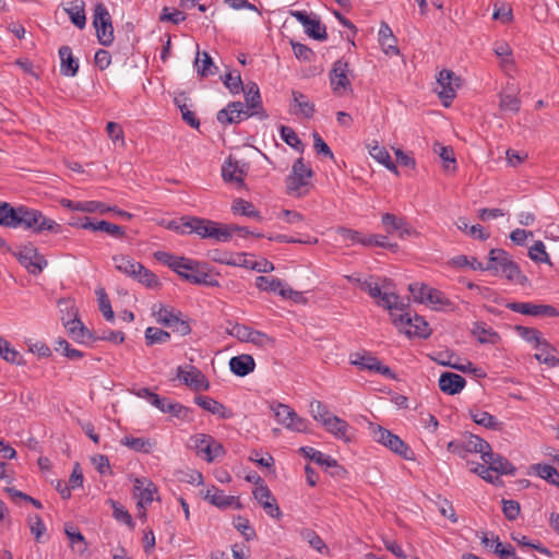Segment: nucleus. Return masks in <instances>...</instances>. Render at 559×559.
<instances>
[{"instance_id": "1", "label": "nucleus", "mask_w": 559, "mask_h": 559, "mask_svg": "<svg viewBox=\"0 0 559 559\" xmlns=\"http://www.w3.org/2000/svg\"><path fill=\"white\" fill-rule=\"evenodd\" d=\"M0 226L8 228H23L34 234L50 231L59 234L61 226L51 218L45 216L40 211L25 205L13 206L5 202L0 206Z\"/></svg>"}, {"instance_id": "2", "label": "nucleus", "mask_w": 559, "mask_h": 559, "mask_svg": "<svg viewBox=\"0 0 559 559\" xmlns=\"http://www.w3.org/2000/svg\"><path fill=\"white\" fill-rule=\"evenodd\" d=\"M154 258L170 267L186 282L209 287L219 286L218 281L211 273L207 263L185 257H177L166 251L154 252Z\"/></svg>"}, {"instance_id": "3", "label": "nucleus", "mask_w": 559, "mask_h": 559, "mask_svg": "<svg viewBox=\"0 0 559 559\" xmlns=\"http://www.w3.org/2000/svg\"><path fill=\"white\" fill-rule=\"evenodd\" d=\"M486 271L498 274L501 272L508 281L515 282L522 286L526 285L528 278L522 273L516 262L503 249H491L489 251Z\"/></svg>"}, {"instance_id": "4", "label": "nucleus", "mask_w": 559, "mask_h": 559, "mask_svg": "<svg viewBox=\"0 0 559 559\" xmlns=\"http://www.w3.org/2000/svg\"><path fill=\"white\" fill-rule=\"evenodd\" d=\"M152 314L158 324L169 328L182 336L191 333L188 317L171 306L154 304L152 307Z\"/></svg>"}, {"instance_id": "5", "label": "nucleus", "mask_w": 559, "mask_h": 559, "mask_svg": "<svg viewBox=\"0 0 559 559\" xmlns=\"http://www.w3.org/2000/svg\"><path fill=\"white\" fill-rule=\"evenodd\" d=\"M368 429L376 442L383 444L404 460L414 459V453L411 448L397 435L373 423L369 424Z\"/></svg>"}, {"instance_id": "6", "label": "nucleus", "mask_w": 559, "mask_h": 559, "mask_svg": "<svg viewBox=\"0 0 559 559\" xmlns=\"http://www.w3.org/2000/svg\"><path fill=\"white\" fill-rule=\"evenodd\" d=\"M392 323L409 337L428 338L431 334L428 322L418 314L411 316L409 312L392 313Z\"/></svg>"}, {"instance_id": "7", "label": "nucleus", "mask_w": 559, "mask_h": 559, "mask_svg": "<svg viewBox=\"0 0 559 559\" xmlns=\"http://www.w3.org/2000/svg\"><path fill=\"white\" fill-rule=\"evenodd\" d=\"M93 26L100 45L108 47L114 43V26L111 15L103 2H97L94 7Z\"/></svg>"}, {"instance_id": "8", "label": "nucleus", "mask_w": 559, "mask_h": 559, "mask_svg": "<svg viewBox=\"0 0 559 559\" xmlns=\"http://www.w3.org/2000/svg\"><path fill=\"white\" fill-rule=\"evenodd\" d=\"M489 443L473 433H468L465 436L464 440H453L450 441L447 445V450L453 454H456L461 459H465L468 453H479L480 457L485 451H488Z\"/></svg>"}, {"instance_id": "9", "label": "nucleus", "mask_w": 559, "mask_h": 559, "mask_svg": "<svg viewBox=\"0 0 559 559\" xmlns=\"http://www.w3.org/2000/svg\"><path fill=\"white\" fill-rule=\"evenodd\" d=\"M19 262L29 274L38 275L47 266L48 262L32 243L22 247L16 253Z\"/></svg>"}, {"instance_id": "10", "label": "nucleus", "mask_w": 559, "mask_h": 559, "mask_svg": "<svg viewBox=\"0 0 559 559\" xmlns=\"http://www.w3.org/2000/svg\"><path fill=\"white\" fill-rule=\"evenodd\" d=\"M460 78L453 71L443 69L439 72L437 78V88L439 98L445 107H449L456 95V90L460 87Z\"/></svg>"}, {"instance_id": "11", "label": "nucleus", "mask_w": 559, "mask_h": 559, "mask_svg": "<svg viewBox=\"0 0 559 559\" xmlns=\"http://www.w3.org/2000/svg\"><path fill=\"white\" fill-rule=\"evenodd\" d=\"M349 62L344 58L336 60L329 74L330 84L333 93L342 94L350 88L352 82L349 79Z\"/></svg>"}, {"instance_id": "12", "label": "nucleus", "mask_w": 559, "mask_h": 559, "mask_svg": "<svg viewBox=\"0 0 559 559\" xmlns=\"http://www.w3.org/2000/svg\"><path fill=\"white\" fill-rule=\"evenodd\" d=\"M350 362L362 370L373 371L389 379L396 378V374L390 367L383 365L377 357L369 353H355L350 355Z\"/></svg>"}, {"instance_id": "13", "label": "nucleus", "mask_w": 559, "mask_h": 559, "mask_svg": "<svg viewBox=\"0 0 559 559\" xmlns=\"http://www.w3.org/2000/svg\"><path fill=\"white\" fill-rule=\"evenodd\" d=\"M255 286L263 292L278 293L283 298L299 301L302 295L300 292L293 290L289 286L283 284V282L275 277L258 276L255 280Z\"/></svg>"}, {"instance_id": "14", "label": "nucleus", "mask_w": 559, "mask_h": 559, "mask_svg": "<svg viewBox=\"0 0 559 559\" xmlns=\"http://www.w3.org/2000/svg\"><path fill=\"white\" fill-rule=\"evenodd\" d=\"M313 176L312 169L307 166L302 157L295 160L292 173L286 179L287 190L289 192L299 191L300 188L309 183V179Z\"/></svg>"}, {"instance_id": "15", "label": "nucleus", "mask_w": 559, "mask_h": 559, "mask_svg": "<svg viewBox=\"0 0 559 559\" xmlns=\"http://www.w3.org/2000/svg\"><path fill=\"white\" fill-rule=\"evenodd\" d=\"M506 307L511 311L532 317H558L559 311L550 305H536L533 302H518L512 301L506 304Z\"/></svg>"}, {"instance_id": "16", "label": "nucleus", "mask_w": 559, "mask_h": 559, "mask_svg": "<svg viewBox=\"0 0 559 559\" xmlns=\"http://www.w3.org/2000/svg\"><path fill=\"white\" fill-rule=\"evenodd\" d=\"M245 93L248 115L257 116L261 120L269 118V115L262 106L260 90L257 83L250 82L241 90Z\"/></svg>"}, {"instance_id": "17", "label": "nucleus", "mask_w": 559, "mask_h": 559, "mask_svg": "<svg viewBox=\"0 0 559 559\" xmlns=\"http://www.w3.org/2000/svg\"><path fill=\"white\" fill-rule=\"evenodd\" d=\"M253 497L264 509L267 515L277 520L282 518L283 514L277 504V501L266 485L260 484L257 486L253 490Z\"/></svg>"}, {"instance_id": "18", "label": "nucleus", "mask_w": 559, "mask_h": 559, "mask_svg": "<svg viewBox=\"0 0 559 559\" xmlns=\"http://www.w3.org/2000/svg\"><path fill=\"white\" fill-rule=\"evenodd\" d=\"M520 88L513 81H508L503 90L499 93V108L502 111L518 114L521 108L519 98Z\"/></svg>"}, {"instance_id": "19", "label": "nucleus", "mask_w": 559, "mask_h": 559, "mask_svg": "<svg viewBox=\"0 0 559 559\" xmlns=\"http://www.w3.org/2000/svg\"><path fill=\"white\" fill-rule=\"evenodd\" d=\"M177 378L195 391H206L210 388V382L205 376L194 366H190L188 371L179 366L177 368Z\"/></svg>"}, {"instance_id": "20", "label": "nucleus", "mask_w": 559, "mask_h": 559, "mask_svg": "<svg viewBox=\"0 0 559 559\" xmlns=\"http://www.w3.org/2000/svg\"><path fill=\"white\" fill-rule=\"evenodd\" d=\"M243 109L241 102H230L225 108L217 112L216 119L222 124L239 123L243 119L253 117Z\"/></svg>"}, {"instance_id": "21", "label": "nucleus", "mask_w": 559, "mask_h": 559, "mask_svg": "<svg viewBox=\"0 0 559 559\" xmlns=\"http://www.w3.org/2000/svg\"><path fill=\"white\" fill-rule=\"evenodd\" d=\"M481 460L485 462V464L490 465L492 472H496L500 475L513 476L516 472L515 466L511 462H509L502 455L492 452L490 444L488 451L486 450L485 453H483Z\"/></svg>"}, {"instance_id": "22", "label": "nucleus", "mask_w": 559, "mask_h": 559, "mask_svg": "<svg viewBox=\"0 0 559 559\" xmlns=\"http://www.w3.org/2000/svg\"><path fill=\"white\" fill-rule=\"evenodd\" d=\"M73 319H69L64 321L62 318L63 325L68 331V334L76 342L86 343L90 341H95L94 333H92L87 328L84 326L82 321L78 318V311L73 309Z\"/></svg>"}, {"instance_id": "23", "label": "nucleus", "mask_w": 559, "mask_h": 559, "mask_svg": "<svg viewBox=\"0 0 559 559\" xmlns=\"http://www.w3.org/2000/svg\"><path fill=\"white\" fill-rule=\"evenodd\" d=\"M153 397L154 399L152 405L158 408L160 412L171 414L173 416L182 420L189 419L191 411L187 406H183L178 402H173L166 397H160L158 394Z\"/></svg>"}, {"instance_id": "24", "label": "nucleus", "mask_w": 559, "mask_h": 559, "mask_svg": "<svg viewBox=\"0 0 559 559\" xmlns=\"http://www.w3.org/2000/svg\"><path fill=\"white\" fill-rule=\"evenodd\" d=\"M157 492V487L147 479H134V496L139 498L138 508L145 509L154 500V495Z\"/></svg>"}, {"instance_id": "25", "label": "nucleus", "mask_w": 559, "mask_h": 559, "mask_svg": "<svg viewBox=\"0 0 559 559\" xmlns=\"http://www.w3.org/2000/svg\"><path fill=\"white\" fill-rule=\"evenodd\" d=\"M204 498L209 500L213 506L221 509L234 507L235 509L240 510L242 508L239 498L235 496H227L223 490L216 488L215 486H212V488L206 490Z\"/></svg>"}, {"instance_id": "26", "label": "nucleus", "mask_w": 559, "mask_h": 559, "mask_svg": "<svg viewBox=\"0 0 559 559\" xmlns=\"http://www.w3.org/2000/svg\"><path fill=\"white\" fill-rule=\"evenodd\" d=\"M466 384L465 379L453 372H443L439 378V389L449 395L460 393Z\"/></svg>"}, {"instance_id": "27", "label": "nucleus", "mask_w": 559, "mask_h": 559, "mask_svg": "<svg viewBox=\"0 0 559 559\" xmlns=\"http://www.w3.org/2000/svg\"><path fill=\"white\" fill-rule=\"evenodd\" d=\"M194 403L197 405H199L201 408H203L204 411H206L213 415H217L219 418H223V419L230 418L233 415L231 412L228 411L227 407L223 403H221L207 395H197L194 397Z\"/></svg>"}, {"instance_id": "28", "label": "nucleus", "mask_w": 559, "mask_h": 559, "mask_svg": "<svg viewBox=\"0 0 559 559\" xmlns=\"http://www.w3.org/2000/svg\"><path fill=\"white\" fill-rule=\"evenodd\" d=\"M322 426L335 438L345 442L350 441V437L348 436L349 425L338 416L332 415L331 417H328V419H324Z\"/></svg>"}, {"instance_id": "29", "label": "nucleus", "mask_w": 559, "mask_h": 559, "mask_svg": "<svg viewBox=\"0 0 559 559\" xmlns=\"http://www.w3.org/2000/svg\"><path fill=\"white\" fill-rule=\"evenodd\" d=\"M293 102L292 111L295 115H302L305 118L310 119L314 115V104L308 98L307 95L299 91H292Z\"/></svg>"}, {"instance_id": "30", "label": "nucleus", "mask_w": 559, "mask_h": 559, "mask_svg": "<svg viewBox=\"0 0 559 559\" xmlns=\"http://www.w3.org/2000/svg\"><path fill=\"white\" fill-rule=\"evenodd\" d=\"M60 73L64 76H75L79 71V61L72 55V49L69 46H61L59 48Z\"/></svg>"}, {"instance_id": "31", "label": "nucleus", "mask_w": 559, "mask_h": 559, "mask_svg": "<svg viewBox=\"0 0 559 559\" xmlns=\"http://www.w3.org/2000/svg\"><path fill=\"white\" fill-rule=\"evenodd\" d=\"M254 359L248 354L231 357L229 360L230 371L238 377L248 376L254 370Z\"/></svg>"}, {"instance_id": "32", "label": "nucleus", "mask_w": 559, "mask_h": 559, "mask_svg": "<svg viewBox=\"0 0 559 559\" xmlns=\"http://www.w3.org/2000/svg\"><path fill=\"white\" fill-rule=\"evenodd\" d=\"M64 11L70 21L78 28L83 29L86 25L85 2L83 0H72L67 3Z\"/></svg>"}, {"instance_id": "33", "label": "nucleus", "mask_w": 559, "mask_h": 559, "mask_svg": "<svg viewBox=\"0 0 559 559\" xmlns=\"http://www.w3.org/2000/svg\"><path fill=\"white\" fill-rule=\"evenodd\" d=\"M469 416L473 421L479 426L495 431H500L503 428V423L499 421L493 415L486 411L469 409Z\"/></svg>"}, {"instance_id": "34", "label": "nucleus", "mask_w": 559, "mask_h": 559, "mask_svg": "<svg viewBox=\"0 0 559 559\" xmlns=\"http://www.w3.org/2000/svg\"><path fill=\"white\" fill-rule=\"evenodd\" d=\"M112 261L115 263L116 270L132 278L136 276V272L140 269H143L142 263L136 262L129 255L116 254L112 257Z\"/></svg>"}, {"instance_id": "35", "label": "nucleus", "mask_w": 559, "mask_h": 559, "mask_svg": "<svg viewBox=\"0 0 559 559\" xmlns=\"http://www.w3.org/2000/svg\"><path fill=\"white\" fill-rule=\"evenodd\" d=\"M379 44L386 55H399L400 50L396 46V38L385 22H381L379 29Z\"/></svg>"}, {"instance_id": "36", "label": "nucleus", "mask_w": 559, "mask_h": 559, "mask_svg": "<svg viewBox=\"0 0 559 559\" xmlns=\"http://www.w3.org/2000/svg\"><path fill=\"white\" fill-rule=\"evenodd\" d=\"M535 348L539 350V353L535 354V358L539 362L551 367L559 365V359L552 355L555 347L548 341L540 337L538 342L535 343Z\"/></svg>"}, {"instance_id": "37", "label": "nucleus", "mask_w": 559, "mask_h": 559, "mask_svg": "<svg viewBox=\"0 0 559 559\" xmlns=\"http://www.w3.org/2000/svg\"><path fill=\"white\" fill-rule=\"evenodd\" d=\"M194 66L202 78L214 75L217 70L212 57L206 51H198Z\"/></svg>"}, {"instance_id": "38", "label": "nucleus", "mask_w": 559, "mask_h": 559, "mask_svg": "<svg viewBox=\"0 0 559 559\" xmlns=\"http://www.w3.org/2000/svg\"><path fill=\"white\" fill-rule=\"evenodd\" d=\"M87 226H91L92 231H103L117 239L126 236L123 227L107 221H92V224H87Z\"/></svg>"}, {"instance_id": "39", "label": "nucleus", "mask_w": 559, "mask_h": 559, "mask_svg": "<svg viewBox=\"0 0 559 559\" xmlns=\"http://www.w3.org/2000/svg\"><path fill=\"white\" fill-rule=\"evenodd\" d=\"M378 299L377 304L390 310L391 317L395 310L404 311L405 307H408V305H405L400 299V296L394 293H381Z\"/></svg>"}, {"instance_id": "40", "label": "nucleus", "mask_w": 559, "mask_h": 559, "mask_svg": "<svg viewBox=\"0 0 559 559\" xmlns=\"http://www.w3.org/2000/svg\"><path fill=\"white\" fill-rule=\"evenodd\" d=\"M472 334L477 338V341L481 344L491 343L495 344L499 338V334L495 332L491 328H487L483 322L474 323V328L472 329Z\"/></svg>"}, {"instance_id": "41", "label": "nucleus", "mask_w": 559, "mask_h": 559, "mask_svg": "<svg viewBox=\"0 0 559 559\" xmlns=\"http://www.w3.org/2000/svg\"><path fill=\"white\" fill-rule=\"evenodd\" d=\"M222 176L228 182H242L243 171L239 168L237 160L228 158L222 167Z\"/></svg>"}, {"instance_id": "42", "label": "nucleus", "mask_w": 559, "mask_h": 559, "mask_svg": "<svg viewBox=\"0 0 559 559\" xmlns=\"http://www.w3.org/2000/svg\"><path fill=\"white\" fill-rule=\"evenodd\" d=\"M120 443L140 453H150L153 448L150 439L132 436H126L121 439Z\"/></svg>"}, {"instance_id": "43", "label": "nucleus", "mask_w": 559, "mask_h": 559, "mask_svg": "<svg viewBox=\"0 0 559 559\" xmlns=\"http://www.w3.org/2000/svg\"><path fill=\"white\" fill-rule=\"evenodd\" d=\"M426 301L439 306L437 309L454 310V304L439 289L431 288L426 295Z\"/></svg>"}, {"instance_id": "44", "label": "nucleus", "mask_w": 559, "mask_h": 559, "mask_svg": "<svg viewBox=\"0 0 559 559\" xmlns=\"http://www.w3.org/2000/svg\"><path fill=\"white\" fill-rule=\"evenodd\" d=\"M231 210L234 214H240L247 217L255 218L258 221L262 219L260 212L254 209V205L243 199H237L234 201Z\"/></svg>"}, {"instance_id": "45", "label": "nucleus", "mask_w": 559, "mask_h": 559, "mask_svg": "<svg viewBox=\"0 0 559 559\" xmlns=\"http://www.w3.org/2000/svg\"><path fill=\"white\" fill-rule=\"evenodd\" d=\"M229 229L230 228H228V224L209 221L207 238H212L222 242H227L230 240Z\"/></svg>"}, {"instance_id": "46", "label": "nucleus", "mask_w": 559, "mask_h": 559, "mask_svg": "<svg viewBox=\"0 0 559 559\" xmlns=\"http://www.w3.org/2000/svg\"><path fill=\"white\" fill-rule=\"evenodd\" d=\"M299 534L300 537L318 552L323 554L324 551H328L325 543L312 528H302Z\"/></svg>"}, {"instance_id": "47", "label": "nucleus", "mask_w": 559, "mask_h": 559, "mask_svg": "<svg viewBox=\"0 0 559 559\" xmlns=\"http://www.w3.org/2000/svg\"><path fill=\"white\" fill-rule=\"evenodd\" d=\"M0 357L10 364L19 366L24 364L20 353L3 337H0Z\"/></svg>"}, {"instance_id": "48", "label": "nucleus", "mask_w": 559, "mask_h": 559, "mask_svg": "<svg viewBox=\"0 0 559 559\" xmlns=\"http://www.w3.org/2000/svg\"><path fill=\"white\" fill-rule=\"evenodd\" d=\"M145 343L147 346H152L154 344H164L169 342L170 333L155 326H148L145 330Z\"/></svg>"}, {"instance_id": "49", "label": "nucleus", "mask_w": 559, "mask_h": 559, "mask_svg": "<svg viewBox=\"0 0 559 559\" xmlns=\"http://www.w3.org/2000/svg\"><path fill=\"white\" fill-rule=\"evenodd\" d=\"M133 280L151 289L159 288L162 286L158 277L144 265L143 269H140L136 272V276Z\"/></svg>"}, {"instance_id": "50", "label": "nucleus", "mask_w": 559, "mask_h": 559, "mask_svg": "<svg viewBox=\"0 0 559 559\" xmlns=\"http://www.w3.org/2000/svg\"><path fill=\"white\" fill-rule=\"evenodd\" d=\"M96 295L98 299V307L104 318L107 321H114L115 314L111 308L110 299L105 290V288L99 287L96 289Z\"/></svg>"}, {"instance_id": "51", "label": "nucleus", "mask_w": 559, "mask_h": 559, "mask_svg": "<svg viewBox=\"0 0 559 559\" xmlns=\"http://www.w3.org/2000/svg\"><path fill=\"white\" fill-rule=\"evenodd\" d=\"M281 138L282 140L289 145L290 147L295 148L298 152H304V143L298 138L297 133L294 131L293 128L287 126L281 127Z\"/></svg>"}, {"instance_id": "52", "label": "nucleus", "mask_w": 559, "mask_h": 559, "mask_svg": "<svg viewBox=\"0 0 559 559\" xmlns=\"http://www.w3.org/2000/svg\"><path fill=\"white\" fill-rule=\"evenodd\" d=\"M112 508V515L116 521L122 522L126 525H128L130 528H134V521L131 516V514L128 512L127 509H124L119 502L110 499L108 501Z\"/></svg>"}, {"instance_id": "53", "label": "nucleus", "mask_w": 559, "mask_h": 559, "mask_svg": "<svg viewBox=\"0 0 559 559\" xmlns=\"http://www.w3.org/2000/svg\"><path fill=\"white\" fill-rule=\"evenodd\" d=\"M535 471L540 478L559 487V472L557 468L549 464H537Z\"/></svg>"}, {"instance_id": "54", "label": "nucleus", "mask_w": 559, "mask_h": 559, "mask_svg": "<svg viewBox=\"0 0 559 559\" xmlns=\"http://www.w3.org/2000/svg\"><path fill=\"white\" fill-rule=\"evenodd\" d=\"M306 34L317 40L328 38L326 27L317 19H310L309 24L305 26Z\"/></svg>"}, {"instance_id": "55", "label": "nucleus", "mask_w": 559, "mask_h": 559, "mask_svg": "<svg viewBox=\"0 0 559 559\" xmlns=\"http://www.w3.org/2000/svg\"><path fill=\"white\" fill-rule=\"evenodd\" d=\"M406 219L404 217H399L391 213H384L381 217V223L388 234L396 233Z\"/></svg>"}, {"instance_id": "56", "label": "nucleus", "mask_w": 559, "mask_h": 559, "mask_svg": "<svg viewBox=\"0 0 559 559\" xmlns=\"http://www.w3.org/2000/svg\"><path fill=\"white\" fill-rule=\"evenodd\" d=\"M209 221L206 218L191 217L189 218L188 234L195 233L201 238H207Z\"/></svg>"}, {"instance_id": "57", "label": "nucleus", "mask_w": 559, "mask_h": 559, "mask_svg": "<svg viewBox=\"0 0 559 559\" xmlns=\"http://www.w3.org/2000/svg\"><path fill=\"white\" fill-rule=\"evenodd\" d=\"M441 365L451 367V368L462 371L464 373H472L476 378H485L486 377V372L481 368L475 367L471 361H466L465 364L441 362Z\"/></svg>"}, {"instance_id": "58", "label": "nucleus", "mask_w": 559, "mask_h": 559, "mask_svg": "<svg viewBox=\"0 0 559 559\" xmlns=\"http://www.w3.org/2000/svg\"><path fill=\"white\" fill-rule=\"evenodd\" d=\"M222 80L231 94H239L243 87L242 80L238 71H235V73H227L222 78Z\"/></svg>"}, {"instance_id": "59", "label": "nucleus", "mask_w": 559, "mask_h": 559, "mask_svg": "<svg viewBox=\"0 0 559 559\" xmlns=\"http://www.w3.org/2000/svg\"><path fill=\"white\" fill-rule=\"evenodd\" d=\"M271 409L274 412L276 420L283 426H285L289 417L295 416V411L286 404H272Z\"/></svg>"}, {"instance_id": "60", "label": "nucleus", "mask_w": 559, "mask_h": 559, "mask_svg": "<svg viewBox=\"0 0 559 559\" xmlns=\"http://www.w3.org/2000/svg\"><path fill=\"white\" fill-rule=\"evenodd\" d=\"M248 343H252L261 348H273L275 340L264 332L253 330Z\"/></svg>"}, {"instance_id": "61", "label": "nucleus", "mask_w": 559, "mask_h": 559, "mask_svg": "<svg viewBox=\"0 0 559 559\" xmlns=\"http://www.w3.org/2000/svg\"><path fill=\"white\" fill-rule=\"evenodd\" d=\"M235 527L241 533L246 540H252L257 537L254 528L250 525L249 520L238 515L234 520Z\"/></svg>"}, {"instance_id": "62", "label": "nucleus", "mask_w": 559, "mask_h": 559, "mask_svg": "<svg viewBox=\"0 0 559 559\" xmlns=\"http://www.w3.org/2000/svg\"><path fill=\"white\" fill-rule=\"evenodd\" d=\"M371 278L372 277H370L369 280L361 281L360 278L347 276V280L349 282L357 283L364 292H367L370 295L371 298H379V296H381L382 293L381 288L377 283H373Z\"/></svg>"}, {"instance_id": "63", "label": "nucleus", "mask_w": 559, "mask_h": 559, "mask_svg": "<svg viewBox=\"0 0 559 559\" xmlns=\"http://www.w3.org/2000/svg\"><path fill=\"white\" fill-rule=\"evenodd\" d=\"M310 413L314 420L320 421L323 425L324 419L331 417L332 414L329 412L326 405L321 401L313 400L310 403Z\"/></svg>"}, {"instance_id": "64", "label": "nucleus", "mask_w": 559, "mask_h": 559, "mask_svg": "<svg viewBox=\"0 0 559 559\" xmlns=\"http://www.w3.org/2000/svg\"><path fill=\"white\" fill-rule=\"evenodd\" d=\"M313 138V148L318 155H322L324 157H328L332 160L335 159V156L333 152L331 151L330 146L324 142L322 136L318 132L312 133Z\"/></svg>"}]
</instances>
